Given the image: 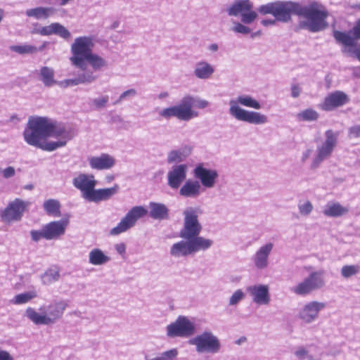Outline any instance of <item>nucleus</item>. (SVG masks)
<instances>
[{
    "label": "nucleus",
    "instance_id": "obj_1",
    "mask_svg": "<svg viewBox=\"0 0 360 360\" xmlns=\"http://www.w3.org/2000/svg\"><path fill=\"white\" fill-rule=\"evenodd\" d=\"M291 14L298 16L300 29L319 32L328 26L329 11L319 1H312L307 5L292 1H275L273 15L276 20L287 22L290 20Z\"/></svg>",
    "mask_w": 360,
    "mask_h": 360
},
{
    "label": "nucleus",
    "instance_id": "obj_2",
    "mask_svg": "<svg viewBox=\"0 0 360 360\" xmlns=\"http://www.w3.org/2000/svg\"><path fill=\"white\" fill-rule=\"evenodd\" d=\"M199 210L192 207L184 212V224L179 231L183 240L174 243L169 253L174 258L187 257L200 252H205L214 244L212 239L200 236L202 226L198 220Z\"/></svg>",
    "mask_w": 360,
    "mask_h": 360
},
{
    "label": "nucleus",
    "instance_id": "obj_3",
    "mask_svg": "<svg viewBox=\"0 0 360 360\" xmlns=\"http://www.w3.org/2000/svg\"><path fill=\"white\" fill-rule=\"evenodd\" d=\"M229 115L240 122H244L252 124L260 125L266 124L268 122V117L264 114L258 111L248 110L240 107V105L259 110L262 108L258 101L250 95H240L235 98H232L229 102Z\"/></svg>",
    "mask_w": 360,
    "mask_h": 360
},
{
    "label": "nucleus",
    "instance_id": "obj_4",
    "mask_svg": "<svg viewBox=\"0 0 360 360\" xmlns=\"http://www.w3.org/2000/svg\"><path fill=\"white\" fill-rule=\"evenodd\" d=\"M209 104L207 100L191 95H186L181 99L179 104L162 109L160 111L159 115L167 120L176 117L181 121H189L199 115L198 112L193 109V106L204 109Z\"/></svg>",
    "mask_w": 360,
    "mask_h": 360
},
{
    "label": "nucleus",
    "instance_id": "obj_5",
    "mask_svg": "<svg viewBox=\"0 0 360 360\" xmlns=\"http://www.w3.org/2000/svg\"><path fill=\"white\" fill-rule=\"evenodd\" d=\"M68 306L66 300H53L47 305L40 306L38 309L27 307L25 316L35 325L51 326L63 317Z\"/></svg>",
    "mask_w": 360,
    "mask_h": 360
},
{
    "label": "nucleus",
    "instance_id": "obj_6",
    "mask_svg": "<svg viewBox=\"0 0 360 360\" xmlns=\"http://www.w3.org/2000/svg\"><path fill=\"white\" fill-rule=\"evenodd\" d=\"M46 117H30L23 131L25 141L30 146L41 148L44 150L46 139Z\"/></svg>",
    "mask_w": 360,
    "mask_h": 360
},
{
    "label": "nucleus",
    "instance_id": "obj_7",
    "mask_svg": "<svg viewBox=\"0 0 360 360\" xmlns=\"http://www.w3.org/2000/svg\"><path fill=\"white\" fill-rule=\"evenodd\" d=\"M46 125L47 127L46 138L52 137L57 140L46 142V145L43 147L44 150L53 151L64 147L74 137L73 132L70 129L63 124L53 123L46 117Z\"/></svg>",
    "mask_w": 360,
    "mask_h": 360
},
{
    "label": "nucleus",
    "instance_id": "obj_8",
    "mask_svg": "<svg viewBox=\"0 0 360 360\" xmlns=\"http://www.w3.org/2000/svg\"><path fill=\"white\" fill-rule=\"evenodd\" d=\"M94 46V38L91 36L76 37L71 44V63L82 70H86L85 58L92 52Z\"/></svg>",
    "mask_w": 360,
    "mask_h": 360
},
{
    "label": "nucleus",
    "instance_id": "obj_9",
    "mask_svg": "<svg viewBox=\"0 0 360 360\" xmlns=\"http://www.w3.org/2000/svg\"><path fill=\"white\" fill-rule=\"evenodd\" d=\"M68 224V219L50 221L44 224L40 230H31V239L34 242H38L41 239L58 240L65 235Z\"/></svg>",
    "mask_w": 360,
    "mask_h": 360
},
{
    "label": "nucleus",
    "instance_id": "obj_10",
    "mask_svg": "<svg viewBox=\"0 0 360 360\" xmlns=\"http://www.w3.org/2000/svg\"><path fill=\"white\" fill-rule=\"evenodd\" d=\"M188 343L195 347L198 354H215L219 352L221 347L219 338L210 330H205L191 338Z\"/></svg>",
    "mask_w": 360,
    "mask_h": 360
},
{
    "label": "nucleus",
    "instance_id": "obj_11",
    "mask_svg": "<svg viewBox=\"0 0 360 360\" xmlns=\"http://www.w3.org/2000/svg\"><path fill=\"white\" fill-rule=\"evenodd\" d=\"M338 133L331 129L325 132V139L316 146V154L312 159L311 167H318L321 162L329 158L338 143Z\"/></svg>",
    "mask_w": 360,
    "mask_h": 360
},
{
    "label": "nucleus",
    "instance_id": "obj_12",
    "mask_svg": "<svg viewBox=\"0 0 360 360\" xmlns=\"http://www.w3.org/2000/svg\"><path fill=\"white\" fill-rule=\"evenodd\" d=\"M195 331L194 322L186 316H179L166 327V335L169 338H187L192 336Z\"/></svg>",
    "mask_w": 360,
    "mask_h": 360
},
{
    "label": "nucleus",
    "instance_id": "obj_13",
    "mask_svg": "<svg viewBox=\"0 0 360 360\" xmlns=\"http://www.w3.org/2000/svg\"><path fill=\"white\" fill-rule=\"evenodd\" d=\"M324 274L323 270L312 271L302 281L294 286L292 291L296 295L303 296L321 288L325 285Z\"/></svg>",
    "mask_w": 360,
    "mask_h": 360
},
{
    "label": "nucleus",
    "instance_id": "obj_14",
    "mask_svg": "<svg viewBox=\"0 0 360 360\" xmlns=\"http://www.w3.org/2000/svg\"><path fill=\"white\" fill-rule=\"evenodd\" d=\"M148 210L143 206H134L131 208L116 226L110 229V234L117 236L134 227L137 221L145 217Z\"/></svg>",
    "mask_w": 360,
    "mask_h": 360
},
{
    "label": "nucleus",
    "instance_id": "obj_15",
    "mask_svg": "<svg viewBox=\"0 0 360 360\" xmlns=\"http://www.w3.org/2000/svg\"><path fill=\"white\" fill-rule=\"evenodd\" d=\"M30 202L20 198L10 202L0 214L1 219L6 224L20 221Z\"/></svg>",
    "mask_w": 360,
    "mask_h": 360
},
{
    "label": "nucleus",
    "instance_id": "obj_16",
    "mask_svg": "<svg viewBox=\"0 0 360 360\" xmlns=\"http://www.w3.org/2000/svg\"><path fill=\"white\" fill-rule=\"evenodd\" d=\"M206 165L203 162L198 163L193 169V175L202 188H212L216 185L219 174L217 169L208 168Z\"/></svg>",
    "mask_w": 360,
    "mask_h": 360
},
{
    "label": "nucleus",
    "instance_id": "obj_17",
    "mask_svg": "<svg viewBox=\"0 0 360 360\" xmlns=\"http://www.w3.org/2000/svg\"><path fill=\"white\" fill-rule=\"evenodd\" d=\"M325 307L323 302L311 301L300 309L297 316L303 323L309 324L317 320L319 312Z\"/></svg>",
    "mask_w": 360,
    "mask_h": 360
},
{
    "label": "nucleus",
    "instance_id": "obj_18",
    "mask_svg": "<svg viewBox=\"0 0 360 360\" xmlns=\"http://www.w3.org/2000/svg\"><path fill=\"white\" fill-rule=\"evenodd\" d=\"M274 244L267 242L259 246L252 257V261L256 269H265L269 264V257L274 250Z\"/></svg>",
    "mask_w": 360,
    "mask_h": 360
},
{
    "label": "nucleus",
    "instance_id": "obj_19",
    "mask_svg": "<svg viewBox=\"0 0 360 360\" xmlns=\"http://www.w3.org/2000/svg\"><path fill=\"white\" fill-rule=\"evenodd\" d=\"M188 172V165L186 164H176L172 167L167 172V185L172 189L179 188L186 180Z\"/></svg>",
    "mask_w": 360,
    "mask_h": 360
},
{
    "label": "nucleus",
    "instance_id": "obj_20",
    "mask_svg": "<svg viewBox=\"0 0 360 360\" xmlns=\"http://www.w3.org/2000/svg\"><path fill=\"white\" fill-rule=\"evenodd\" d=\"M333 36L337 41L343 45V52L349 56L354 55L360 61V45L357 44L354 38L346 32L340 31H335Z\"/></svg>",
    "mask_w": 360,
    "mask_h": 360
},
{
    "label": "nucleus",
    "instance_id": "obj_21",
    "mask_svg": "<svg viewBox=\"0 0 360 360\" xmlns=\"http://www.w3.org/2000/svg\"><path fill=\"white\" fill-rule=\"evenodd\" d=\"M72 184L81 191L82 197L88 200L96 185V181L92 174H79L73 179Z\"/></svg>",
    "mask_w": 360,
    "mask_h": 360
},
{
    "label": "nucleus",
    "instance_id": "obj_22",
    "mask_svg": "<svg viewBox=\"0 0 360 360\" xmlns=\"http://www.w3.org/2000/svg\"><path fill=\"white\" fill-rule=\"evenodd\" d=\"M252 302L257 305H269L271 302L269 287L264 284H256L247 288Z\"/></svg>",
    "mask_w": 360,
    "mask_h": 360
},
{
    "label": "nucleus",
    "instance_id": "obj_23",
    "mask_svg": "<svg viewBox=\"0 0 360 360\" xmlns=\"http://www.w3.org/2000/svg\"><path fill=\"white\" fill-rule=\"evenodd\" d=\"M349 96L342 91H335L329 94L323 102L320 104V108L325 111H330L336 108L345 105L349 102Z\"/></svg>",
    "mask_w": 360,
    "mask_h": 360
},
{
    "label": "nucleus",
    "instance_id": "obj_24",
    "mask_svg": "<svg viewBox=\"0 0 360 360\" xmlns=\"http://www.w3.org/2000/svg\"><path fill=\"white\" fill-rule=\"evenodd\" d=\"M88 161L91 168L97 170L110 169L116 163L115 158L108 153H101L98 156L89 157Z\"/></svg>",
    "mask_w": 360,
    "mask_h": 360
},
{
    "label": "nucleus",
    "instance_id": "obj_25",
    "mask_svg": "<svg viewBox=\"0 0 360 360\" xmlns=\"http://www.w3.org/2000/svg\"><path fill=\"white\" fill-rule=\"evenodd\" d=\"M204 191L198 180L188 179L184 182L179 189V195L184 198H196Z\"/></svg>",
    "mask_w": 360,
    "mask_h": 360
},
{
    "label": "nucleus",
    "instance_id": "obj_26",
    "mask_svg": "<svg viewBox=\"0 0 360 360\" xmlns=\"http://www.w3.org/2000/svg\"><path fill=\"white\" fill-rule=\"evenodd\" d=\"M215 72L214 65L206 60L198 61L193 68V75L198 79H210Z\"/></svg>",
    "mask_w": 360,
    "mask_h": 360
},
{
    "label": "nucleus",
    "instance_id": "obj_27",
    "mask_svg": "<svg viewBox=\"0 0 360 360\" xmlns=\"http://www.w3.org/2000/svg\"><path fill=\"white\" fill-rule=\"evenodd\" d=\"M97 77L94 75L92 71H86L78 75L76 78L68 79L58 82L61 87L66 88L70 86H77L80 84H90L96 79Z\"/></svg>",
    "mask_w": 360,
    "mask_h": 360
},
{
    "label": "nucleus",
    "instance_id": "obj_28",
    "mask_svg": "<svg viewBox=\"0 0 360 360\" xmlns=\"http://www.w3.org/2000/svg\"><path fill=\"white\" fill-rule=\"evenodd\" d=\"M118 190L119 186L117 184L114 185V186L111 188L100 189L94 188L87 200L95 202L107 200L115 195L118 192Z\"/></svg>",
    "mask_w": 360,
    "mask_h": 360
},
{
    "label": "nucleus",
    "instance_id": "obj_29",
    "mask_svg": "<svg viewBox=\"0 0 360 360\" xmlns=\"http://www.w3.org/2000/svg\"><path fill=\"white\" fill-rule=\"evenodd\" d=\"M192 148L188 145L172 150L167 154V162L169 164L184 162L191 154Z\"/></svg>",
    "mask_w": 360,
    "mask_h": 360
},
{
    "label": "nucleus",
    "instance_id": "obj_30",
    "mask_svg": "<svg viewBox=\"0 0 360 360\" xmlns=\"http://www.w3.org/2000/svg\"><path fill=\"white\" fill-rule=\"evenodd\" d=\"M323 214L328 217H340L349 212V208L340 202L330 201L323 207Z\"/></svg>",
    "mask_w": 360,
    "mask_h": 360
},
{
    "label": "nucleus",
    "instance_id": "obj_31",
    "mask_svg": "<svg viewBox=\"0 0 360 360\" xmlns=\"http://www.w3.org/2000/svg\"><path fill=\"white\" fill-rule=\"evenodd\" d=\"M89 263L94 266H103L110 260V257L101 249L95 248L91 249L88 255Z\"/></svg>",
    "mask_w": 360,
    "mask_h": 360
},
{
    "label": "nucleus",
    "instance_id": "obj_32",
    "mask_svg": "<svg viewBox=\"0 0 360 360\" xmlns=\"http://www.w3.org/2000/svg\"><path fill=\"white\" fill-rule=\"evenodd\" d=\"M149 214L151 218L156 220H164L169 219V209L160 202H149Z\"/></svg>",
    "mask_w": 360,
    "mask_h": 360
},
{
    "label": "nucleus",
    "instance_id": "obj_33",
    "mask_svg": "<svg viewBox=\"0 0 360 360\" xmlns=\"http://www.w3.org/2000/svg\"><path fill=\"white\" fill-rule=\"evenodd\" d=\"M252 8L253 5L249 0H237L227 8V13L230 16H238Z\"/></svg>",
    "mask_w": 360,
    "mask_h": 360
},
{
    "label": "nucleus",
    "instance_id": "obj_34",
    "mask_svg": "<svg viewBox=\"0 0 360 360\" xmlns=\"http://www.w3.org/2000/svg\"><path fill=\"white\" fill-rule=\"evenodd\" d=\"M56 13V9L53 7H37L34 8L27 9L25 14L28 17L34 18L37 20L47 19Z\"/></svg>",
    "mask_w": 360,
    "mask_h": 360
},
{
    "label": "nucleus",
    "instance_id": "obj_35",
    "mask_svg": "<svg viewBox=\"0 0 360 360\" xmlns=\"http://www.w3.org/2000/svg\"><path fill=\"white\" fill-rule=\"evenodd\" d=\"M54 70L52 68L44 66L40 69V79L46 86L50 87L57 84L54 79Z\"/></svg>",
    "mask_w": 360,
    "mask_h": 360
},
{
    "label": "nucleus",
    "instance_id": "obj_36",
    "mask_svg": "<svg viewBox=\"0 0 360 360\" xmlns=\"http://www.w3.org/2000/svg\"><path fill=\"white\" fill-rule=\"evenodd\" d=\"M43 208L47 214L55 217L60 216V203L58 200L49 199L44 202Z\"/></svg>",
    "mask_w": 360,
    "mask_h": 360
},
{
    "label": "nucleus",
    "instance_id": "obj_37",
    "mask_svg": "<svg viewBox=\"0 0 360 360\" xmlns=\"http://www.w3.org/2000/svg\"><path fill=\"white\" fill-rule=\"evenodd\" d=\"M85 63H88L93 69L98 70L108 66L107 61L93 51L85 58Z\"/></svg>",
    "mask_w": 360,
    "mask_h": 360
},
{
    "label": "nucleus",
    "instance_id": "obj_38",
    "mask_svg": "<svg viewBox=\"0 0 360 360\" xmlns=\"http://www.w3.org/2000/svg\"><path fill=\"white\" fill-rule=\"evenodd\" d=\"M59 278L60 272L56 267L49 269L41 276V282L46 285L58 281Z\"/></svg>",
    "mask_w": 360,
    "mask_h": 360
},
{
    "label": "nucleus",
    "instance_id": "obj_39",
    "mask_svg": "<svg viewBox=\"0 0 360 360\" xmlns=\"http://www.w3.org/2000/svg\"><path fill=\"white\" fill-rule=\"evenodd\" d=\"M37 297V293L35 290H30L16 295L11 300L14 304L20 305L24 304Z\"/></svg>",
    "mask_w": 360,
    "mask_h": 360
},
{
    "label": "nucleus",
    "instance_id": "obj_40",
    "mask_svg": "<svg viewBox=\"0 0 360 360\" xmlns=\"http://www.w3.org/2000/svg\"><path fill=\"white\" fill-rule=\"evenodd\" d=\"M319 116V113L316 110L307 108L297 113L296 117L300 122H312L316 120Z\"/></svg>",
    "mask_w": 360,
    "mask_h": 360
},
{
    "label": "nucleus",
    "instance_id": "obj_41",
    "mask_svg": "<svg viewBox=\"0 0 360 360\" xmlns=\"http://www.w3.org/2000/svg\"><path fill=\"white\" fill-rule=\"evenodd\" d=\"M178 355V349L176 348H172L153 358H149L148 356H146L145 360H175Z\"/></svg>",
    "mask_w": 360,
    "mask_h": 360
},
{
    "label": "nucleus",
    "instance_id": "obj_42",
    "mask_svg": "<svg viewBox=\"0 0 360 360\" xmlns=\"http://www.w3.org/2000/svg\"><path fill=\"white\" fill-rule=\"evenodd\" d=\"M10 50L21 55L37 53L36 46L30 44L13 45L10 46Z\"/></svg>",
    "mask_w": 360,
    "mask_h": 360
},
{
    "label": "nucleus",
    "instance_id": "obj_43",
    "mask_svg": "<svg viewBox=\"0 0 360 360\" xmlns=\"http://www.w3.org/2000/svg\"><path fill=\"white\" fill-rule=\"evenodd\" d=\"M109 101V96L108 95L102 96L98 98L91 99L89 105L94 110H99L104 108Z\"/></svg>",
    "mask_w": 360,
    "mask_h": 360
},
{
    "label": "nucleus",
    "instance_id": "obj_44",
    "mask_svg": "<svg viewBox=\"0 0 360 360\" xmlns=\"http://www.w3.org/2000/svg\"><path fill=\"white\" fill-rule=\"evenodd\" d=\"M55 26H56V22H53L47 26L36 27V28H34L31 31V33L32 34H40L42 36H49V35L54 34Z\"/></svg>",
    "mask_w": 360,
    "mask_h": 360
},
{
    "label": "nucleus",
    "instance_id": "obj_45",
    "mask_svg": "<svg viewBox=\"0 0 360 360\" xmlns=\"http://www.w3.org/2000/svg\"><path fill=\"white\" fill-rule=\"evenodd\" d=\"M299 212L302 216H309L314 210V206L309 200L300 201L298 203Z\"/></svg>",
    "mask_w": 360,
    "mask_h": 360
},
{
    "label": "nucleus",
    "instance_id": "obj_46",
    "mask_svg": "<svg viewBox=\"0 0 360 360\" xmlns=\"http://www.w3.org/2000/svg\"><path fill=\"white\" fill-rule=\"evenodd\" d=\"M359 271V266L357 265H345L341 269V275L347 278L357 274Z\"/></svg>",
    "mask_w": 360,
    "mask_h": 360
},
{
    "label": "nucleus",
    "instance_id": "obj_47",
    "mask_svg": "<svg viewBox=\"0 0 360 360\" xmlns=\"http://www.w3.org/2000/svg\"><path fill=\"white\" fill-rule=\"evenodd\" d=\"M245 292L241 289H238L236 290L230 297L229 304L230 306H235L241 302L245 298Z\"/></svg>",
    "mask_w": 360,
    "mask_h": 360
},
{
    "label": "nucleus",
    "instance_id": "obj_48",
    "mask_svg": "<svg viewBox=\"0 0 360 360\" xmlns=\"http://www.w3.org/2000/svg\"><path fill=\"white\" fill-rule=\"evenodd\" d=\"M54 34L58 35L64 39H70L71 34L63 25L56 22Z\"/></svg>",
    "mask_w": 360,
    "mask_h": 360
},
{
    "label": "nucleus",
    "instance_id": "obj_49",
    "mask_svg": "<svg viewBox=\"0 0 360 360\" xmlns=\"http://www.w3.org/2000/svg\"><path fill=\"white\" fill-rule=\"evenodd\" d=\"M257 17V13L251 9L242 13L241 22L244 24H251Z\"/></svg>",
    "mask_w": 360,
    "mask_h": 360
},
{
    "label": "nucleus",
    "instance_id": "obj_50",
    "mask_svg": "<svg viewBox=\"0 0 360 360\" xmlns=\"http://www.w3.org/2000/svg\"><path fill=\"white\" fill-rule=\"evenodd\" d=\"M231 30L236 33H240L243 34H249L251 31V30L248 27L238 22H233V27L231 28Z\"/></svg>",
    "mask_w": 360,
    "mask_h": 360
},
{
    "label": "nucleus",
    "instance_id": "obj_51",
    "mask_svg": "<svg viewBox=\"0 0 360 360\" xmlns=\"http://www.w3.org/2000/svg\"><path fill=\"white\" fill-rule=\"evenodd\" d=\"M137 94V91L134 89H128L123 93L121 94L118 99L114 103V104L120 103L124 100H126L129 98H134Z\"/></svg>",
    "mask_w": 360,
    "mask_h": 360
},
{
    "label": "nucleus",
    "instance_id": "obj_52",
    "mask_svg": "<svg viewBox=\"0 0 360 360\" xmlns=\"http://www.w3.org/2000/svg\"><path fill=\"white\" fill-rule=\"evenodd\" d=\"M275 2L268 3L264 5H262L258 8V11L262 15L271 14L274 15Z\"/></svg>",
    "mask_w": 360,
    "mask_h": 360
},
{
    "label": "nucleus",
    "instance_id": "obj_53",
    "mask_svg": "<svg viewBox=\"0 0 360 360\" xmlns=\"http://www.w3.org/2000/svg\"><path fill=\"white\" fill-rule=\"evenodd\" d=\"M308 354H309L308 350L304 347H298L296 349V350L294 352L295 356L299 360L306 359L307 356H308Z\"/></svg>",
    "mask_w": 360,
    "mask_h": 360
},
{
    "label": "nucleus",
    "instance_id": "obj_54",
    "mask_svg": "<svg viewBox=\"0 0 360 360\" xmlns=\"http://www.w3.org/2000/svg\"><path fill=\"white\" fill-rule=\"evenodd\" d=\"M347 33L352 36V38H354L355 41L356 39H360V19L357 20L352 30Z\"/></svg>",
    "mask_w": 360,
    "mask_h": 360
},
{
    "label": "nucleus",
    "instance_id": "obj_55",
    "mask_svg": "<svg viewBox=\"0 0 360 360\" xmlns=\"http://www.w3.org/2000/svg\"><path fill=\"white\" fill-rule=\"evenodd\" d=\"M3 176L6 179L11 178L15 174V170L13 167H8L1 172Z\"/></svg>",
    "mask_w": 360,
    "mask_h": 360
},
{
    "label": "nucleus",
    "instance_id": "obj_56",
    "mask_svg": "<svg viewBox=\"0 0 360 360\" xmlns=\"http://www.w3.org/2000/svg\"><path fill=\"white\" fill-rule=\"evenodd\" d=\"M313 153V149L309 148L304 150L302 153V155L300 158V161L302 163L306 162L308 159L311 157V154Z\"/></svg>",
    "mask_w": 360,
    "mask_h": 360
},
{
    "label": "nucleus",
    "instance_id": "obj_57",
    "mask_svg": "<svg viewBox=\"0 0 360 360\" xmlns=\"http://www.w3.org/2000/svg\"><path fill=\"white\" fill-rule=\"evenodd\" d=\"M349 134L350 137L357 138L360 136V124L349 128Z\"/></svg>",
    "mask_w": 360,
    "mask_h": 360
},
{
    "label": "nucleus",
    "instance_id": "obj_58",
    "mask_svg": "<svg viewBox=\"0 0 360 360\" xmlns=\"http://www.w3.org/2000/svg\"><path fill=\"white\" fill-rule=\"evenodd\" d=\"M301 92V88L298 84H292L291 86V96L293 98H297Z\"/></svg>",
    "mask_w": 360,
    "mask_h": 360
},
{
    "label": "nucleus",
    "instance_id": "obj_59",
    "mask_svg": "<svg viewBox=\"0 0 360 360\" xmlns=\"http://www.w3.org/2000/svg\"><path fill=\"white\" fill-rule=\"evenodd\" d=\"M115 249L118 254L122 255L126 252V245L124 243L115 244Z\"/></svg>",
    "mask_w": 360,
    "mask_h": 360
},
{
    "label": "nucleus",
    "instance_id": "obj_60",
    "mask_svg": "<svg viewBox=\"0 0 360 360\" xmlns=\"http://www.w3.org/2000/svg\"><path fill=\"white\" fill-rule=\"evenodd\" d=\"M0 360H14L13 357L5 350L0 349Z\"/></svg>",
    "mask_w": 360,
    "mask_h": 360
},
{
    "label": "nucleus",
    "instance_id": "obj_61",
    "mask_svg": "<svg viewBox=\"0 0 360 360\" xmlns=\"http://www.w3.org/2000/svg\"><path fill=\"white\" fill-rule=\"evenodd\" d=\"M276 20H263L261 23L264 26L272 25L275 24Z\"/></svg>",
    "mask_w": 360,
    "mask_h": 360
},
{
    "label": "nucleus",
    "instance_id": "obj_62",
    "mask_svg": "<svg viewBox=\"0 0 360 360\" xmlns=\"http://www.w3.org/2000/svg\"><path fill=\"white\" fill-rule=\"evenodd\" d=\"M207 49L212 52H216L219 49V46L217 44L214 43L209 45Z\"/></svg>",
    "mask_w": 360,
    "mask_h": 360
},
{
    "label": "nucleus",
    "instance_id": "obj_63",
    "mask_svg": "<svg viewBox=\"0 0 360 360\" xmlns=\"http://www.w3.org/2000/svg\"><path fill=\"white\" fill-rule=\"evenodd\" d=\"M48 44H49V42L44 41L40 46H39V47L36 46L37 53L43 51L46 48Z\"/></svg>",
    "mask_w": 360,
    "mask_h": 360
},
{
    "label": "nucleus",
    "instance_id": "obj_64",
    "mask_svg": "<svg viewBox=\"0 0 360 360\" xmlns=\"http://www.w3.org/2000/svg\"><path fill=\"white\" fill-rule=\"evenodd\" d=\"M169 94L167 91L162 92L158 95V98L161 99L167 98Z\"/></svg>",
    "mask_w": 360,
    "mask_h": 360
}]
</instances>
